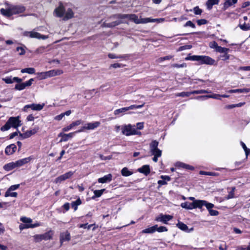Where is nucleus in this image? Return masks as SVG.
Wrapping results in <instances>:
<instances>
[{
	"mask_svg": "<svg viewBox=\"0 0 250 250\" xmlns=\"http://www.w3.org/2000/svg\"><path fill=\"white\" fill-rule=\"evenodd\" d=\"M125 19L132 21L136 24L147 23V18H139L135 14H117L112 16L105 20L102 23L101 26L103 27L112 28L123 22L124 21L122 20Z\"/></svg>",
	"mask_w": 250,
	"mask_h": 250,
	"instance_id": "nucleus-1",
	"label": "nucleus"
},
{
	"mask_svg": "<svg viewBox=\"0 0 250 250\" xmlns=\"http://www.w3.org/2000/svg\"><path fill=\"white\" fill-rule=\"evenodd\" d=\"M53 14L55 17L62 18L63 21H67L74 17L73 10L70 8L66 9L62 2H60L59 5L54 9Z\"/></svg>",
	"mask_w": 250,
	"mask_h": 250,
	"instance_id": "nucleus-2",
	"label": "nucleus"
},
{
	"mask_svg": "<svg viewBox=\"0 0 250 250\" xmlns=\"http://www.w3.org/2000/svg\"><path fill=\"white\" fill-rule=\"evenodd\" d=\"M25 7L21 5H12L7 8H1L0 13L6 17H10L13 15L20 14L25 11Z\"/></svg>",
	"mask_w": 250,
	"mask_h": 250,
	"instance_id": "nucleus-3",
	"label": "nucleus"
},
{
	"mask_svg": "<svg viewBox=\"0 0 250 250\" xmlns=\"http://www.w3.org/2000/svg\"><path fill=\"white\" fill-rule=\"evenodd\" d=\"M186 60L196 61L200 62L201 64L213 65L215 61L211 58L207 56L193 55L186 58Z\"/></svg>",
	"mask_w": 250,
	"mask_h": 250,
	"instance_id": "nucleus-4",
	"label": "nucleus"
},
{
	"mask_svg": "<svg viewBox=\"0 0 250 250\" xmlns=\"http://www.w3.org/2000/svg\"><path fill=\"white\" fill-rule=\"evenodd\" d=\"M121 130L122 134L127 136L134 135H141V132L136 129L135 125L131 124L122 125Z\"/></svg>",
	"mask_w": 250,
	"mask_h": 250,
	"instance_id": "nucleus-5",
	"label": "nucleus"
},
{
	"mask_svg": "<svg viewBox=\"0 0 250 250\" xmlns=\"http://www.w3.org/2000/svg\"><path fill=\"white\" fill-rule=\"evenodd\" d=\"M54 231L50 230L42 234H37L33 236L34 241L39 242L42 240H49L52 239Z\"/></svg>",
	"mask_w": 250,
	"mask_h": 250,
	"instance_id": "nucleus-6",
	"label": "nucleus"
},
{
	"mask_svg": "<svg viewBox=\"0 0 250 250\" xmlns=\"http://www.w3.org/2000/svg\"><path fill=\"white\" fill-rule=\"evenodd\" d=\"M144 104L141 105H131L128 107H122L117 109L114 111V114L116 116H121L124 115L125 113L129 110H132L136 108H140L143 107Z\"/></svg>",
	"mask_w": 250,
	"mask_h": 250,
	"instance_id": "nucleus-7",
	"label": "nucleus"
},
{
	"mask_svg": "<svg viewBox=\"0 0 250 250\" xmlns=\"http://www.w3.org/2000/svg\"><path fill=\"white\" fill-rule=\"evenodd\" d=\"M23 36L30 38H35L45 40L48 38V36L40 34L35 31L34 30L31 31H24L22 33Z\"/></svg>",
	"mask_w": 250,
	"mask_h": 250,
	"instance_id": "nucleus-8",
	"label": "nucleus"
},
{
	"mask_svg": "<svg viewBox=\"0 0 250 250\" xmlns=\"http://www.w3.org/2000/svg\"><path fill=\"white\" fill-rule=\"evenodd\" d=\"M101 125V123L98 121L87 123L82 126L81 128L77 130L76 132H82L88 130H94L98 127Z\"/></svg>",
	"mask_w": 250,
	"mask_h": 250,
	"instance_id": "nucleus-9",
	"label": "nucleus"
},
{
	"mask_svg": "<svg viewBox=\"0 0 250 250\" xmlns=\"http://www.w3.org/2000/svg\"><path fill=\"white\" fill-rule=\"evenodd\" d=\"M44 106H45V104H44V103L32 104L25 105L23 107L22 110L24 112H27L28 109L29 108H30L32 110H34V111H41L43 108Z\"/></svg>",
	"mask_w": 250,
	"mask_h": 250,
	"instance_id": "nucleus-10",
	"label": "nucleus"
},
{
	"mask_svg": "<svg viewBox=\"0 0 250 250\" xmlns=\"http://www.w3.org/2000/svg\"><path fill=\"white\" fill-rule=\"evenodd\" d=\"M74 174V172L72 171H68L63 174H62L58 177H57L55 180L54 182L56 184H61L63 181L71 178Z\"/></svg>",
	"mask_w": 250,
	"mask_h": 250,
	"instance_id": "nucleus-11",
	"label": "nucleus"
},
{
	"mask_svg": "<svg viewBox=\"0 0 250 250\" xmlns=\"http://www.w3.org/2000/svg\"><path fill=\"white\" fill-rule=\"evenodd\" d=\"M193 203L194 208H198L201 209L203 206H205L207 208H210L212 206L210 203L203 200H197L195 202H193Z\"/></svg>",
	"mask_w": 250,
	"mask_h": 250,
	"instance_id": "nucleus-12",
	"label": "nucleus"
},
{
	"mask_svg": "<svg viewBox=\"0 0 250 250\" xmlns=\"http://www.w3.org/2000/svg\"><path fill=\"white\" fill-rule=\"evenodd\" d=\"M33 81V79H30L25 83H18L15 85V89L18 90H23L26 87L31 86Z\"/></svg>",
	"mask_w": 250,
	"mask_h": 250,
	"instance_id": "nucleus-13",
	"label": "nucleus"
},
{
	"mask_svg": "<svg viewBox=\"0 0 250 250\" xmlns=\"http://www.w3.org/2000/svg\"><path fill=\"white\" fill-rule=\"evenodd\" d=\"M39 130V127H35L33 128L32 129L30 130H27L25 132L23 133H19L20 136L22 138V139H26L27 138L30 137L33 135L35 134Z\"/></svg>",
	"mask_w": 250,
	"mask_h": 250,
	"instance_id": "nucleus-14",
	"label": "nucleus"
},
{
	"mask_svg": "<svg viewBox=\"0 0 250 250\" xmlns=\"http://www.w3.org/2000/svg\"><path fill=\"white\" fill-rule=\"evenodd\" d=\"M8 121L11 127L17 128L21 125V121L19 120V116L10 117Z\"/></svg>",
	"mask_w": 250,
	"mask_h": 250,
	"instance_id": "nucleus-15",
	"label": "nucleus"
},
{
	"mask_svg": "<svg viewBox=\"0 0 250 250\" xmlns=\"http://www.w3.org/2000/svg\"><path fill=\"white\" fill-rule=\"evenodd\" d=\"M173 218L172 216L170 215H163L161 214L156 219V220L159 222H162L164 224H167V222Z\"/></svg>",
	"mask_w": 250,
	"mask_h": 250,
	"instance_id": "nucleus-16",
	"label": "nucleus"
},
{
	"mask_svg": "<svg viewBox=\"0 0 250 250\" xmlns=\"http://www.w3.org/2000/svg\"><path fill=\"white\" fill-rule=\"evenodd\" d=\"M33 160V157L32 156H29L28 157L24 158L21 159H20L18 161H16V165L17 167H21L28 163H29L31 160Z\"/></svg>",
	"mask_w": 250,
	"mask_h": 250,
	"instance_id": "nucleus-17",
	"label": "nucleus"
},
{
	"mask_svg": "<svg viewBox=\"0 0 250 250\" xmlns=\"http://www.w3.org/2000/svg\"><path fill=\"white\" fill-rule=\"evenodd\" d=\"M2 80L6 83H12L14 82L21 83L22 81V80L21 78L17 77H12V76L2 78Z\"/></svg>",
	"mask_w": 250,
	"mask_h": 250,
	"instance_id": "nucleus-18",
	"label": "nucleus"
},
{
	"mask_svg": "<svg viewBox=\"0 0 250 250\" xmlns=\"http://www.w3.org/2000/svg\"><path fill=\"white\" fill-rule=\"evenodd\" d=\"M77 133L76 131L75 132H71L68 134H64L62 133H60L58 135L59 137H61L62 138L60 140V142H66L68 141L69 139L72 138L74 134Z\"/></svg>",
	"mask_w": 250,
	"mask_h": 250,
	"instance_id": "nucleus-19",
	"label": "nucleus"
},
{
	"mask_svg": "<svg viewBox=\"0 0 250 250\" xmlns=\"http://www.w3.org/2000/svg\"><path fill=\"white\" fill-rule=\"evenodd\" d=\"M48 77L49 78L59 76L63 74V71L60 69H52L47 71Z\"/></svg>",
	"mask_w": 250,
	"mask_h": 250,
	"instance_id": "nucleus-20",
	"label": "nucleus"
},
{
	"mask_svg": "<svg viewBox=\"0 0 250 250\" xmlns=\"http://www.w3.org/2000/svg\"><path fill=\"white\" fill-rule=\"evenodd\" d=\"M82 123L81 120H77L72 122L69 125H67L62 128V131L64 132H67L69 130L73 129L75 126H78Z\"/></svg>",
	"mask_w": 250,
	"mask_h": 250,
	"instance_id": "nucleus-21",
	"label": "nucleus"
},
{
	"mask_svg": "<svg viewBox=\"0 0 250 250\" xmlns=\"http://www.w3.org/2000/svg\"><path fill=\"white\" fill-rule=\"evenodd\" d=\"M17 147L14 144L7 146L5 149V153L8 155L13 154L16 150Z\"/></svg>",
	"mask_w": 250,
	"mask_h": 250,
	"instance_id": "nucleus-22",
	"label": "nucleus"
},
{
	"mask_svg": "<svg viewBox=\"0 0 250 250\" xmlns=\"http://www.w3.org/2000/svg\"><path fill=\"white\" fill-rule=\"evenodd\" d=\"M41 225L39 223H36L34 224H21L19 226V229L21 230L28 228H34L40 226Z\"/></svg>",
	"mask_w": 250,
	"mask_h": 250,
	"instance_id": "nucleus-23",
	"label": "nucleus"
},
{
	"mask_svg": "<svg viewBox=\"0 0 250 250\" xmlns=\"http://www.w3.org/2000/svg\"><path fill=\"white\" fill-rule=\"evenodd\" d=\"M112 175L111 174H108L104 175L103 177L100 178L98 179V181L100 183H105L110 182L112 180Z\"/></svg>",
	"mask_w": 250,
	"mask_h": 250,
	"instance_id": "nucleus-24",
	"label": "nucleus"
},
{
	"mask_svg": "<svg viewBox=\"0 0 250 250\" xmlns=\"http://www.w3.org/2000/svg\"><path fill=\"white\" fill-rule=\"evenodd\" d=\"M70 239V234L68 231L62 232L60 234V242L62 244L63 242L68 241Z\"/></svg>",
	"mask_w": 250,
	"mask_h": 250,
	"instance_id": "nucleus-25",
	"label": "nucleus"
},
{
	"mask_svg": "<svg viewBox=\"0 0 250 250\" xmlns=\"http://www.w3.org/2000/svg\"><path fill=\"white\" fill-rule=\"evenodd\" d=\"M177 226L180 229L187 232H191L193 230V228L188 229V226L186 224L181 222L178 223V224H177Z\"/></svg>",
	"mask_w": 250,
	"mask_h": 250,
	"instance_id": "nucleus-26",
	"label": "nucleus"
},
{
	"mask_svg": "<svg viewBox=\"0 0 250 250\" xmlns=\"http://www.w3.org/2000/svg\"><path fill=\"white\" fill-rule=\"evenodd\" d=\"M238 0H225L223 4V9L226 10L229 7L232 6L237 3Z\"/></svg>",
	"mask_w": 250,
	"mask_h": 250,
	"instance_id": "nucleus-27",
	"label": "nucleus"
},
{
	"mask_svg": "<svg viewBox=\"0 0 250 250\" xmlns=\"http://www.w3.org/2000/svg\"><path fill=\"white\" fill-rule=\"evenodd\" d=\"M220 0H208L206 5L208 10H211L214 5H217L219 3Z\"/></svg>",
	"mask_w": 250,
	"mask_h": 250,
	"instance_id": "nucleus-28",
	"label": "nucleus"
},
{
	"mask_svg": "<svg viewBox=\"0 0 250 250\" xmlns=\"http://www.w3.org/2000/svg\"><path fill=\"white\" fill-rule=\"evenodd\" d=\"M138 170L139 172L143 173L146 175H148L150 172L149 166L148 165H144L139 168Z\"/></svg>",
	"mask_w": 250,
	"mask_h": 250,
	"instance_id": "nucleus-29",
	"label": "nucleus"
},
{
	"mask_svg": "<svg viewBox=\"0 0 250 250\" xmlns=\"http://www.w3.org/2000/svg\"><path fill=\"white\" fill-rule=\"evenodd\" d=\"M17 167L16 162H12L5 165L3 166V168L6 171H10L12 169Z\"/></svg>",
	"mask_w": 250,
	"mask_h": 250,
	"instance_id": "nucleus-30",
	"label": "nucleus"
},
{
	"mask_svg": "<svg viewBox=\"0 0 250 250\" xmlns=\"http://www.w3.org/2000/svg\"><path fill=\"white\" fill-rule=\"evenodd\" d=\"M161 178L162 180H159L158 181V184L160 186H163V185H166L167 184V182L169 181L170 180V178L168 176L162 175V176H161Z\"/></svg>",
	"mask_w": 250,
	"mask_h": 250,
	"instance_id": "nucleus-31",
	"label": "nucleus"
},
{
	"mask_svg": "<svg viewBox=\"0 0 250 250\" xmlns=\"http://www.w3.org/2000/svg\"><path fill=\"white\" fill-rule=\"evenodd\" d=\"M250 91V88H241V89H231L228 91V92L229 93H248Z\"/></svg>",
	"mask_w": 250,
	"mask_h": 250,
	"instance_id": "nucleus-32",
	"label": "nucleus"
},
{
	"mask_svg": "<svg viewBox=\"0 0 250 250\" xmlns=\"http://www.w3.org/2000/svg\"><path fill=\"white\" fill-rule=\"evenodd\" d=\"M175 166L178 167H182L187 169L193 170L194 169L193 167L182 162H177L175 164Z\"/></svg>",
	"mask_w": 250,
	"mask_h": 250,
	"instance_id": "nucleus-33",
	"label": "nucleus"
},
{
	"mask_svg": "<svg viewBox=\"0 0 250 250\" xmlns=\"http://www.w3.org/2000/svg\"><path fill=\"white\" fill-rule=\"evenodd\" d=\"M108 57L112 59H123L124 60H126L127 58H128V56L127 55H119L117 56L113 53H109L108 54Z\"/></svg>",
	"mask_w": 250,
	"mask_h": 250,
	"instance_id": "nucleus-34",
	"label": "nucleus"
},
{
	"mask_svg": "<svg viewBox=\"0 0 250 250\" xmlns=\"http://www.w3.org/2000/svg\"><path fill=\"white\" fill-rule=\"evenodd\" d=\"M37 78L40 80H44L49 78L47 71L38 72L37 74Z\"/></svg>",
	"mask_w": 250,
	"mask_h": 250,
	"instance_id": "nucleus-35",
	"label": "nucleus"
},
{
	"mask_svg": "<svg viewBox=\"0 0 250 250\" xmlns=\"http://www.w3.org/2000/svg\"><path fill=\"white\" fill-rule=\"evenodd\" d=\"M181 206L182 208L187 209H194L193 203H189L188 202H186L184 203H182L181 204Z\"/></svg>",
	"mask_w": 250,
	"mask_h": 250,
	"instance_id": "nucleus-36",
	"label": "nucleus"
},
{
	"mask_svg": "<svg viewBox=\"0 0 250 250\" xmlns=\"http://www.w3.org/2000/svg\"><path fill=\"white\" fill-rule=\"evenodd\" d=\"M157 225H156L146 229L142 230V233H152L156 231Z\"/></svg>",
	"mask_w": 250,
	"mask_h": 250,
	"instance_id": "nucleus-37",
	"label": "nucleus"
},
{
	"mask_svg": "<svg viewBox=\"0 0 250 250\" xmlns=\"http://www.w3.org/2000/svg\"><path fill=\"white\" fill-rule=\"evenodd\" d=\"M121 174L124 176H129L133 174V172L131 171H130L128 168L127 167H124L122 170H121Z\"/></svg>",
	"mask_w": 250,
	"mask_h": 250,
	"instance_id": "nucleus-38",
	"label": "nucleus"
},
{
	"mask_svg": "<svg viewBox=\"0 0 250 250\" xmlns=\"http://www.w3.org/2000/svg\"><path fill=\"white\" fill-rule=\"evenodd\" d=\"M166 21L165 18H159V19H151L150 18H147L146 21L148 22H157L158 23L163 22Z\"/></svg>",
	"mask_w": 250,
	"mask_h": 250,
	"instance_id": "nucleus-39",
	"label": "nucleus"
},
{
	"mask_svg": "<svg viewBox=\"0 0 250 250\" xmlns=\"http://www.w3.org/2000/svg\"><path fill=\"white\" fill-rule=\"evenodd\" d=\"M210 205L212 206L210 208H207L208 210L209 213L211 216H217L219 214V212L217 210H213L212 208L214 207V205L212 203H210Z\"/></svg>",
	"mask_w": 250,
	"mask_h": 250,
	"instance_id": "nucleus-40",
	"label": "nucleus"
},
{
	"mask_svg": "<svg viewBox=\"0 0 250 250\" xmlns=\"http://www.w3.org/2000/svg\"><path fill=\"white\" fill-rule=\"evenodd\" d=\"M26 48V46L24 45H22L21 46H18L16 48L17 51L19 52V54L20 55H24L25 53V49Z\"/></svg>",
	"mask_w": 250,
	"mask_h": 250,
	"instance_id": "nucleus-41",
	"label": "nucleus"
},
{
	"mask_svg": "<svg viewBox=\"0 0 250 250\" xmlns=\"http://www.w3.org/2000/svg\"><path fill=\"white\" fill-rule=\"evenodd\" d=\"M159 143L157 141H153L150 144V150L153 151L154 150L158 149Z\"/></svg>",
	"mask_w": 250,
	"mask_h": 250,
	"instance_id": "nucleus-42",
	"label": "nucleus"
},
{
	"mask_svg": "<svg viewBox=\"0 0 250 250\" xmlns=\"http://www.w3.org/2000/svg\"><path fill=\"white\" fill-rule=\"evenodd\" d=\"M105 189H102L101 190H95L94 191V195L92 197V199H94L96 197H100L103 193Z\"/></svg>",
	"mask_w": 250,
	"mask_h": 250,
	"instance_id": "nucleus-43",
	"label": "nucleus"
},
{
	"mask_svg": "<svg viewBox=\"0 0 250 250\" xmlns=\"http://www.w3.org/2000/svg\"><path fill=\"white\" fill-rule=\"evenodd\" d=\"M21 72L22 73H27L30 74H34L35 72V69L32 67H29L21 69Z\"/></svg>",
	"mask_w": 250,
	"mask_h": 250,
	"instance_id": "nucleus-44",
	"label": "nucleus"
},
{
	"mask_svg": "<svg viewBox=\"0 0 250 250\" xmlns=\"http://www.w3.org/2000/svg\"><path fill=\"white\" fill-rule=\"evenodd\" d=\"M82 204V201L80 198H78L76 201L72 202L71 203V206L74 208L75 210H76L78 208V206Z\"/></svg>",
	"mask_w": 250,
	"mask_h": 250,
	"instance_id": "nucleus-45",
	"label": "nucleus"
},
{
	"mask_svg": "<svg viewBox=\"0 0 250 250\" xmlns=\"http://www.w3.org/2000/svg\"><path fill=\"white\" fill-rule=\"evenodd\" d=\"M17 193L16 192H12V190H9V189H7L5 193V197H16L17 196Z\"/></svg>",
	"mask_w": 250,
	"mask_h": 250,
	"instance_id": "nucleus-46",
	"label": "nucleus"
},
{
	"mask_svg": "<svg viewBox=\"0 0 250 250\" xmlns=\"http://www.w3.org/2000/svg\"><path fill=\"white\" fill-rule=\"evenodd\" d=\"M191 95V93L189 92H182L180 93H177L175 94L176 97H189Z\"/></svg>",
	"mask_w": 250,
	"mask_h": 250,
	"instance_id": "nucleus-47",
	"label": "nucleus"
},
{
	"mask_svg": "<svg viewBox=\"0 0 250 250\" xmlns=\"http://www.w3.org/2000/svg\"><path fill=\"white\" fill-rule=\"evenodd\" d=\"M208 98H212L216 100H221V95L218 94H213L211 95H208Z\"/></svg>",
	"mask_w": 250,
	"mask_h": 250,
	"instance_id": "nucleus-48",
	"label": "nucleus"
},
{
	"mask_svg": "<svg viewBox=\"0 0 250 250\" xmlns=\"http://www.w3.org/2000/svg\"><path fill=\"white\" fill-rule=\"evenodd\" d=\"M20 220L22 222L26 223V224H31L30 223L32 222V220L31 218L26 217H22Z\"/></svg>",
	"mask_w": 250,
	"mask_h": 250,
	"instance_id": "nucleus-49",
	"label": "nucleus"
},
{
	"mask_svg": "<svg viewBox=\"0 0 250 250\" xmlns=\"http://www.w3.org/2000/svg\"><path fill=\"white\" fill-rule=\"evenodd\" d=\"M229 50L228 48L218 46L215 51L221 53H224V52H228Z\"/></svg>",
	"mask_w": 250,
	"mask_h": 250,
	"instance_id": "nucleus-50",
	"label": "nucleus"
},
{
	"mask_svg": "<svg viewBox=\"0 0 250 250\" xmlns=\"http://www.w3.org/2000/svg\"><path fill=\"white\" fill-rule=\"evenodd\" d=\"M240 28L244 31H248L250 30V25L249 24L244 23L239 25Z\"/></svg>",
	"mask_w": 250,
	"mask_h": 250,
	"instance_id": "nucleus-51",
	"label": "nucleus"
},
{
	"mask_svg": "<svg viewBox=\"0 0 250 250\" xmlns=\"http://www.w3.org/2000/svg\"><path fill=\"white\" fill-rule=\"evenodd\" d=\"M45 49V47L44 46H41L38 47L36 50L35 53L37 54L43 53Z\"/></svg>",
	"mask_w": 250,
	"mask_h": 250,
	"instance_id": "nucleus-52",
	"label": "nucleus"
},
{
	"mask_svg": "<svg viewBox=\"0 0 250 250\" xmlns=\"http://www.w3.org/2000/svg\"><path fill=\"white\" fill-rule=\"evenodd\" d=\"M151 153L154 156L161 157L162 155V151L159 148L154 150L153 151H151Z\"/></svg>",
	"mask_w": 250,
	"mask_h": 250,
	"instance_id": "nucleus-53",
	"label": "nucleus"
},
{
	"mask_svg": "<svg viewBox=\"0 0 250 250\" xmlns=\"http://www.w3.org/2000/svg\"><path fill=\"white\" fill-rule=\"evenodd\" d=\"M200 173L202 175H210L213 176H216L218 175V174L215 172H206L203 171H200Z\"/></svg>",
	"mask_w": 250,
	"mask_h": 250,
	"instance_id": "nucleus-54",
	"label": "nucleus"
},
{
	"mask_svg": "<svg viewBox=\"0 0 250 250\" xmlns=\"http://www.w3.org/2000/svg\"><path fill=\"white\" fill-rule=\"evenodd\" d=\"M11 127V126L10 125V123H8V121L7 123L5 124V125L1 127V130L3 131H6L10 129Z\"/></svg>",
	"mask_w": 250,
	"mask_h": 250,
	"instance_id": "nucleus-55",
	"label": "nucleus"
},
{
	"mask_svg": "<svg viewBox=\"0 0 250 250\" xmlns=\"http://www.w3.org/2000/svg\"><path fill=\"white\" fill-rule=\"evenodd\" d=\"M235 189V188L234 187L232 188L231 191H230L229 192V194L227 197V199H231V198H232L234 197V192Z\"/></svg>",
	"mask_w": 250,
	"mask_h": 250,
	"instance_id": "nucleus-56",
	"label": "nucleus"
},
{
	"mask_svg": "<svg viewBox=\"0 0 250 250\" xmlns=\"http://www.w3.org/2000/svg\"><path fill=\"white\" fill-rule=\"evenodd\" d=\"M228 52H224L223 55H220V57L222 58V60L226 61L229 59V55L228 54Z\"/></svg>",
	"mask_w": 250,
	"mask_h": 250,
	"instance_id": "nucleus-57",
	"label": "nucleus"
},
{
	"mask_svg": "<svg viewBox=\"0 0 250 250\" xmlns=\"http://www.w3.org/2000/svg\"><path fill=\"white\" fill-rule=\"evenodd\" d=\"M156 230H157L159 232H162L164 231H167V229L166 227L161 226L160 227H157Z\"/></svg>",
	"mask_w": 250,
	"mask_h": 250,
	"instance_id": "nucleus-58",
	"label": "nucleus"
},
{
	"mask_svg": "<svg viewBox=\"0 0 250 250\" xmlns=\"http://www.w3.org/2000/svg\"><path fill=\"white\" fill-rule=\"evenodd\" d=\"M125 66V65H124L121 63H115L111 64L110 67H113L114 68H117L123 67Z\"/></svg>",
	"mask_w": 250,
	"mask_h": 250,
	"instance_id": "nucleus-59",
	"label": "nucleus"
},
{
	"mask_svg": "<svg viewBox=\"0 0 250 250\" xmlns=\"http://www.w3.org/2000/svg\"><path fill=\"white\" fill-rule=\"evenodd\" d=\"M172 66L173 67H176V68H183V67H187V64L186 63H183L181 64L174 63L172 65Z\"/></svg>",
	"mask_w": 250,
	"mask_h": 250,
	"instance_id": "nucleus-60",
	"label": "nucleus"
},
{
	"mask_svg": "<svg viewBox=\"0 0 250 250\" xmlns=\"http://www.w3.org/2000/svg\"><path fill=\"white\" fill-rule=\"evenodd\" d=\"M209 46L210 48L215 49V50L218 46L217 43L214 41L210 42L209 43Z\"/></svg>",
	"mask_w": 250,
	"mask_h": 250,
	"instance_id": "nucleus-61",
	"label": "nucleus"
},
{
	"mask_svg": "<svg viewBox=\"0 0 250 250\" xmlns=\"http://www.w3.org/2000/svg\"><path fill=\"white\" fill-rule=\"evenodd\" d=\"M193 11L196 15H200L202 13V10L199 8L198 6H196L194 8Z\"/></svg>",
	"mask_w": 250,
	"mask_h": 250,
	"instance_id": "nucleus-62",
	"label": "nucleus"
},
{
	"mask_svg": "<svg viewBox=\"0 0 250 250\" xmlns=\"http://www.w3.org/2000/svg\"><path fill=\"white\" fill-rule=\"evenodd\" d=\"M187 26H190L193 28H195V24L190 21H188L184 25V27Z\"/></svg>",
	"mask_w": 250,
	"mask_h": 250,
	"instance_id": "nucleus-63",
	"label": "nucleus"
},
{
	"mask_svg": "<svg viewBox=\"0 0 250 250\" xmlns=\"http://www.w3.org/2000/svg\"><path fill=\"white\" fill-rule=\"evenodd\" d=\"M172 58V56L168 55V56H165L164 57H161V58H159L158 60H159V62H161L164 61L165 60H170Z\"/></svg>",
	"mask_w": 250,
	"mask_h": 250,
	"instance_id": "nucleus-64",
	"label": "nucleus"
}]
</instances>
